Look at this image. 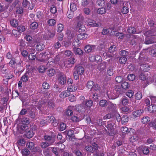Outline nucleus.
<instances>
[{
	"label": "nucleus",
	"instance_id": "b1692460",
	"mask_svg": "<svg viewBox=\"0 0 156 156\" xmlns=\"http://www.w3.org/2000/svg\"><path fill=\"white\" fill-rule=\"evenodd\" d=\"M74 51L76 55H81L83 54V51L79 48L77 47H75L73 48Z\"/></svg>",
	"mask_w": 156,
	"mask_h": 156
},
{
	"label": "nucleus",
	"instance_id": "49530a36",
	"mask_svg": "<svg viewBox=\"0 0 156 156\" xmlns=\"http://www.w3.org/2000/svg\"><path fill=\"white\" fill-rule=\"evenodd\" d=\"M64 29V26L62 24H59L57 25V31L59 32H62Z\"/></svg>",
	"mask_w": 156,
	"mask_h": 156
},
{
	"label": "nucleus",
	"instance_id": "58836bf2",
	"mask_svg": "<svg viewBox=\"0 0 156 156\" xmlns=\"http://www.w3.org/2000/svg\"><path fill=\"white\" fill-rule=\"evenodd\" d=\"M107 103L106 100H102L100 101L99 105L101 107H105L107 105Z\"/></svg>",
	"mask_w": 156,
	"mask_h": 156
},
{
	"label": "nucleus",
	"instance_id": "a19ab883",
	"mask_svg": "<svg viewBox=\"0 0 156 156\" xmlns=\"http://www.w3.org/2000/svg\"><path fill=\"white\" fill-rule=\"evenodd\" d=\"M121 120L122 124H125L128 122V118L126 115H124L121 118Z\"/></svg>",
	"mask_w": 156,
	"mask_h": 156
},
{
	"label": "nucleus",
	"instance_id": "f704fd0d",
	"mask_svg": "<svg viewBox=\"0 0 156 156\" xmlns=\"http://www.w3.org/2000/svg\"><path fill=\"white\" fill-rule=\"evenodd\" d=\"M22 155L24 156H27L30 154V151L27 148H25L21 151Z\"/></svg>",
	"mask_w": 156,
	"mask_h": 156
},
{
	"label": "nucleus",
	"instance_id": "5fc2aeb1",
	"mask_svg": "<svg viewBox=\"0 0 156 156\" xmlns=\"http://www.w3.org/2000/svg\"><path fill=\"white\" fill-rule=\"evenodd\" d=\"M17 30L19 32L21 33L25 30L26 28L24 26H20L17 27Z\"/></svg>",
	"mask_w": 156,
	"mask_h": 156
},
{
	"label": "nucleus",
	"instance_id": "dca6fc26",
	"mask_svg": "<svg viewBox=\"0 0 156 156\" xmlns=\"http://www.w3.org/2000/svg\"><path fill=\"white\" fill-rule=\"evenodd\" d=\"M74 107L73 106H70L68 107L66 112V115L70 116L73 114Z\"/></svg>",
	"mask_w": 156,
	"mask_h": 156
},
{
	"label": "nucleus",
	"instance_id": "7ed1b4c3",
	"mask_svg": "<svg viewBox=\"0 0 156 156\" xmlns=\"http://www.w3.org/2000/svg\"><path fill=\"white\" fill-rule=\"evenodd\" d=\"M139 78L140 80L144 81L146 80L148 82H153L154 81V80H151V78L149 76H147V75L145 74L144 73H141L139 75Z\"/></svg>",
	"mask_w": 156,
	"mask_h": 156
},
{
	"label": "nucleus",
	"instance_id": "39448f33",
	"mask_svg": "<svg viewBox=\"0 0 156 156\" xmlns=\"http://www.w3.org/2000/svg\"><path fill=\"white\" fill-rule=\"evenodd\" d=\"M34 145V143L32 142H28L27 144V147L33 152H36L38 150V148L35 147Z\"/></svg>",
	"mask_w": 156,
	"mask_h": 156
},
{
	"label": "nucleus",
	"instance_id": "37998d69",
	"mask_svg": "<svg viewBox=\"0 0 156 156\" xmlns=\"http://www.w3.org/2000/svg\"><path fill=\"white\" fill-rule=\"evenodd\" d=\"M106 12V10L104 8H99L97 11L98 13L101 15L105 14Z\"/></svg>",
	"mask_w": 156,
	"mask_h": 156
},
{
	"label": "nucleus",
	"instance_id": "69168bd1",
	"mask_svg": "<svg viewBox=\"0 0 156 156\" xmlns=\"http://www.w3.org/2000/svg\"><path fill=\"white\" fill-rule=\"evenodd\" d=\"M129 12V9L127 7L124 6L122 9V12L123 14H127Z\"/></svg>",
	"mask_w": 156,
	"mask_h": 156
},
{
	"label": "nucleus",
	"instance_id": "9b49d317",
	"mask_svg": "<svg viewBox=\"0 0 156 156\" xmlns=\"http://www.w3.org/2000/svg\"><path fill=\"white\" fill-rule=\"evenodd\" d=\"M87 26L91 27H98L99 25V23H96L95 22L91 19H88L87 21Z\"/></svg>",
	"mask_w": 156,
	"mask_h": 156
},
{
	"label": "nucleus",
	"instance_id": "20e7f679",
	"mask_svg": "<svg viewBox=\"0 0 156 156\" xmlns=\"http://www.w3.org/2000/svg\"><path fill=\"white\" fill-rule=\"evenodd\" d=\"M76 110L79 112L83 113L87 110L84 103H82L81 104H79L76 106Z\"/></svg>",
	"mask_w": 156,
	"mask_h": 156
},
{
	"label": "nucleus",
	"instance_id": "603ef678",
	"mask_svg": "<svg viewBox=\"0 0 156 156\" xmlns=\"http://www.w3.org/2000/svg\"><path fill=\"white\" fill-rule=\"evenodd\" d=\"M128 79L129 81H133L135 79V76L133 74H131L128 76Z\"/></svg>",
	"mask_w": 156,
	"mask_h": 156
},
{
	"label": "nucleus",
	"instance_id": "09e8293b",
	"mask_svg": "<svg viewBox=\"0 0 156 156\" xmlns=\"http://www.w3.org/2000/svg\"><path fill=\"white\" fill-rule=\"evenodd\" d=\"M47 23L49 26H53L56 23V21L53 19H49L47 21Z\"/></svg>",
	"mask_w": 156,
	"mask_h": 156
},
{
	"label": "nucleus",
	"instance_id": "a878e982",
	"mask_svg": "<svg viewBox=\"0 0 156 156\" xmlns=\"http://www.w3.org/2000/svg\"><path fill=\"white\" fill-rule=\"evenodd\" d=\"M75 70L80 75H81L83 73L84 69L82 66H80L77 67Z\"/></svg>",
	"mask_w": 156,
	"mask_h": 156
},
{
	"label": "nucleus",
	"instance_id": "7c9ffc66",
	"mask_svg": "<svg viewBox=\"0 0 156 156\" xmlns=\"http://www.w3.org/2000/svg\"><path fill=\"white\" fill-rule=\"evenodd\" d=\"M150 120V118L148 116L144 117L141 119V122L143 124H146Z\"/></svg>",
	"mask_w": 156,
	"mask_h": 156
},
{
	"label": "nucleus",
	"instance_id": "bb28decb",
	"mask_svg": "<svg viewBox=\"0 0 156 156\" xmlns=\"http://www.w3.org/2000/svg\"><path fill=\"white\" fill-rule=\"evenodd\" d=\"M44 47L42 43H38L36 46V49L38 51H41L44 48Z\"/></svg>",
	"mask_w": 156,
	"mask_h": 156
},
{
	"label": "nucleus",
	"instance_id": "2eb2a0df",
	"mask_svg": "<svg viewBox=\"0 0 156 156\" xmlns=\"http://www.w3.org/2000/svg\"><path fill=\"white\" fill-rule=\"evenodd\" d=\"M140 70L144 72L148 71L150 69L149 66L147 64L140 63Z\"/></svg>",
	"mask_w": 156,
	"mask_h": 156
},
{
	"label": "nucleus",
	"instance_id": "338daca9",
	"mask_svg": "<svg viewBox=\"0 0 156 156\" xmlns=\"http://www.w3.org/2000/svg\"><path fill=\"white\" fill-rule=\"evenodd\" d=\"M142 151L143 153L145 154H147L149 152L148 149L146 147H143Z\"/></svg>",
	"mask_w": 156,
	"mask_h": 156
},
{
	"label": "nucleus",
	"instance_id": "a211bd4d",
	"mask_svg": "<svg viewBox=\"0 0 156 156\" xmlns=\"http://www.w3.org/2000/svg\"><path fill=\"white\" fill-rule=\"evenodd\" d=\"M70 94V93L68 90L62 91L59 95L60 97L62 98L69 96Z\"/></svg>",
	"mask_w": 156,
	"mask_h": 156
},
{
	"label": "nucleus",
	"instance_id": "e2e57ef3",
	"mask_svg": "<svg viewBox=\"0 0 156 156\" xmlns=\"http://www.w3.org/2000/svg\"><path fill=\"white\" fill-rule=\"evenodd\" d=\"M19 32L15 30H13L12 31V35H13L15 37H17L20 35Z\"/></svg>",
	"mask_w": 156,
	"mask_h": 156
},
{
	"label": "nucleus",
	"instance_id": "423d86ee",
	"mask_svg": "<svg viewBox=\"0 0 156 156\" xmlns=\"http://www.w3.org/2000/svg\"><path fill=\"white\" fill-rule=\"evenodd\" d=\"M107 130L109 135H112L114 134V128L113 125L111 123H109L106 126Z\"/></svg>",
	"mask_w": 156,
	"mask_h": 156
},
{
	"label": "nucleus",
	"instance_id": "0e129e2a",
	"mask_svg": "<svg viewBox=\"0 0 156 156\" xmlns=\"http://www.w3.org/2000/svg\"><path fill=\"white\" fill-rule=\"evenodd\" d=\"M46 69L45 66H41L38 68V70L40 73H43Z\"/></svg>",
	"mask_w": 156,
	"mask_h": 156
},
{
	"label": "nucleus",
	"instance_id": "6e6552de",
	"mask_svg": "<svg viewBox=\"0 0 156 156\" xmlns=\"http://www.w3.org/2000/svg\"><path fill=\"white\" fill-rule=\"evenodd\" d=\"M58 81L59 83L63 85L66 82V75L63 74H61L58 78Z\"/></svg>",
	"mask_w": 156,
	"mask_h": 156
},
{
	"label": "nucleus",
	"instance_id": "4468645a",
	"mask_svg": "<svg viewBox=\"0 0 156 156\" xmlns=\"http://www.w3.org/2000/svg\"><path fill=\"white\" fill-rule=\"evenodd\" d=\"M48 62L47 64V66L48 67H51L55 66V63L54 59L52 57L48 58Z\"/></svg>",
	"mask_w": 156,
	"mask_h": 156
},
{
	"label": "nucleus",
	"instance_id": "c9c22d12",
	"mask_svg": "<svg viewBox=\"0 0 156 156\" xmlns=\"http://www.w3.org/2000/svg\"><path fill=\"white\" fill-rule=\"evenodd\" d=\"M46 119L48 122L53 123L55 120V119L54 117L50 116L47 117Z\"/></svg>",
	"mask_w": 156,
	"mask_h": 156
},
{
	"label": "nucleus",
	"instance_id": "5701e85b",
	"mask_svg": "<svg viewBox=\"0 0 156 156\" xmlns=\"http://www.w3.org/2000/svg\"><path fill=\"white\" fill-rule=\"evenodd\" d=\"M121 102L123 105H127L129 103V99L125 96L123 97L121 99Z\"/></svg>",
	"mask_w": 156,
	"mask_h": 156
},
{
	"label": "nucleus",
	"instance_id": "052dcab7",
	"mask_svg": "<svg viewBox=\"0 0 156 156\" xmlns=\"http://www.w3.org/2000/svg\"><path fill=\"white\" fill-rule=\"evenodd\" d=\"M49 145H50L49 144V143L46 142H43L41 144V146L43 148L47 147Z\"/></svg>",
	"mask_w": 156,
	"mask_h": 156
},
{
	"label": "nucleus",
	"instance_id": "393cba45",
	"mask_svg": "<svg viewBox=\"0 0 156 156\" xmlns=\"http://www.w3.org/2000/svg\"><path fill=\"white\" fill-rule=\"evenodd\" d=\"M37 102H38L37 105H35L37 106V108L39 109L40 106L45 103L46 102V101L43 99H41V100H39V101H36V104H37Z\"/></svg>",
	"mask_w": 156,
	"mask_h": 156
},
{
	"label": "nucleus",
	"instance_id": "3c124183",
	"mask_svg": "<svg viewBox=\"0 0 156 156\" xmlns=\"http://www.w3.org/2000/svg\"><path fill=\"white\" fill-rule=\"evenodd\" d=\"M134 92L132 90H129L126 93V95L129 98H132L133 96Z\"/></svg>",
	"mask_w": 156,
	"mask_h": 156
},
{
	"label": "nucleus",
	"instance_id": "aec40b11",
	"mask_svg": "<svg viewBox=\"0 0 156 156\" xmlns=\"http://www.w3.org/2000/svg\"><path fill=\"white\" fill-rule=\"evenodd\" d=\"M44 139L46 140L50 141L49 143L50 145L52 144L55 142V140L54 139H53L52 137L48 135L44 136Z\"/></svg>",
	"mask_w": 156,
	"mask_h": 156
},
{
	"label": "nucleus",
	"instance_id": "6e6d98bb",
	"mask_svg": "<svg viewBox=\"0 0 156 156\" xmlns=\"http://www.w3.org/2000/svg\"><path fill=\"white\" fill-rule=\"evenodd\" d=\"M136 99L140 100L142 98V94L140 92H137L135 95Z\"/></svg>",
	"mask_w": 156,
	"mask_h": 156
},
{
	"label": "nucleus",
	"instance_id": "13d9d810",
	"mask_svg": "<svg viewBox=\"0 0 156 156\" xmlns=\"http://www.w3.org/2000/svg\"><path fill=\"white\" fill-rule=\"evenodd\" d=\"M49 150H52L53 152L56 155H57L58 154V152L57 151V149L56 147H49L48 148Z\"/></svg>",
	"mask_w": 156,
	"mask_h": 156
},
{
	"label": "nucleus",
	"instance_id": "8fccbe9b",
	"mask_svg": "<svg viewBox=\"0 0 156 156\" xmlns=\"http://www.w3.org/2000/svg\"><path fill=\"white\" fill-rule=\"evenodd\" d=\"M127 31L130 34L134 33L136 32V29L134 27H129Z\"/></svg>",
	"mask_w": 156,
	"mask_h": 156
},
{
	"label": "nucleus",
	"instance_id": "864d4df0",
	"mask_svg": "<svg viewBox=\"0 0 156 156\" xmlns=\"http://www.w3.org/2000/svg\"><path fill=\"white\" fill-rule=\"evenodd\" d=\"M10 24L12 26L14 27H16L18 25L17 21L15 20H12L10 21Z\"/></svg>",
	"mask_w": 156,
	"mask_h": 156
},
{
	"label": "nucleus",
	"instance_id": "e433bc0d",
	"mask_svg": "<svg viewBox=\"0 0 156 156\" xmlns=\"http://www.w3.org/2000/svg\"><path fill=\"white\" fill-rule=\"evenodd\" d=\"M21 122L22 124L27 125L30 123V120L27 117H24L22 119Z\"/></svg>",
	"mask_w": 156,
	"mask_h": 156
},
{
	"label": "nucleus",
	"instance_id": "774afa93",
	"mask_svg": "<svg viewBox=\"0 0 156 156\" xmlns=\"http://www.w3.org/2000/svg\"><path fill=\"white\" fill-rule=\"evenodd\" d=\"M27 50L29 53V54H34L35 52V50L34 48L32 47L29 48Z\"/></svg>",
	"mask_w": 156,
	"mask_h": 156
},
{
	"label": "nucleus",
	"instance_id": "72a5a7b5",
	"mask_svg": "<svg viewBox=\"0 0 156 156\" xmlns=\"http://www.w3.org/2000/svg\"><path fill=\"white\" fill-rule=\"evenodd\" d=\"M107 108L109 109H115L116 107V105L110 102H108L107 103Z\"/></svg>",
	"mask_w": 156,
	"mask_h": 156
},
{
	"label": "nucleus",
	"instance_id": "4be33fe9",
	"mask_svg": "<svg viewBox=\"0 0 156 156\" xmlns=\"http://www.w3.org/2000/svg\"><path fill=\"white\" fill-rule=\"evenodd\" d=\"M148 111L150 112H156V105H151L148 107Z\"/></svg>",
	"mask_w": 156,
	"mask_h": 156
},
{
	"label": "nucleus",
	"instance_id": "412c9836",
	"mask_svg": "<svg viewBox=\"0 0 156 156\" xmlns=\"http://www.w3.org/2000/svg\"><path fill=\"white\" fill-rule=\"evenodd\" d=\"M91 58H92V59H90L92 61H97L98 62H101L102 61V58L99 55H93L91 56Z\"/></svg>",
	"mask_w": 156,
	"mask_h": 156
},
{
	"label": "nucleus",
	"instance_id": "f257e3e1",
	"mask_svg": "<svg viewBox=\"0 0 156 156\" xmlns=\"http://www.w3.org/2000/svg\"><path fill=\"white\" fill-rule=\"evenodd\" d=\"M114 91L116 92V94H114V93H110V92H108L107 93V96L109 99H114L118 97L120 94H121L122 92V90L120 87L119 86H115V88Z\"/></svg>",
	"mask_w": 156,
	"mask_h": 156
},
{
	"label": "nucleus",
	"instance_id": "c85d7f7f",
	"mask_svg": "<svg viewBox=\"0 0 156 156\" xmlns=\"http://www.w3.org/2000/svg\"><path fill=\"white\" fill-rule=\"evenodd\" d=\"M29 74L28 73H26L21 78V80L23 82H26L28 80L29 78Z\"/></svg>",
	"mask_w": 156,
	"mask_h": 156
},
{
	"label": "nucleus",
	"instance_id": "bf43d9fd",
	"mask_svg": "<svg viewBox=\"0 0 156 156\" xmlns=\"http://www.w3.org/2000/svg\"><path fill=\"white\" fill-rule=\"evenodd\" d=\"M16 64L15 59L14 58H12L9 62V65L12 67L15 66Z\"/></svg>",
	"mask_w": 156,
	"mask_h": 156
},
{
	"label": "nucleus",
	"instance_id": "6ab92c4d",
	"mask_svg": "<svg viewBox=\"0 0 156 156\" xmlns=\"http://www.w3.org/2000/svg\"><path fill=\"white\" fill-rule=\"evenodd\" d=\"M94 46L90 45H86L85 48V51L87 53H89L94 50Z\"/></svg>",
	"mask_w": 156,
	"mask_h": 156
},
{
	"label": "nucleus",
	"instance_id": "1a4fd4ad",
	"mask_svg": "<svg viewBox=\"0 0 156 156\" xmlns=\"http://www.w3.org/2000/svg\"><path fill=\"white\" fill-rule=\"evenodd\" d=\"M144 112V111L143 109H140L138 110L133 112V116L132 118L135 119L136 117H139Z\"/></svg>",
	"mask_w": 156,
	"mask_h": 156
},
{
	"label": "nucleus",
	"instance_id": "cd10ccee",
	"mask_svg": "<svg viewBox=\"0 0 156 156\" xmlns=\"http://www.w3.org/2000/svg\"><path fill=\"white\" fill-rule=\"evenodd\" d=\"M38 26V24L37 23L33 22L30 24V27L31 29L35 30L37 28Z\"/></svg>",
	"mask_w": 156,
	"mask_h": 156
},
{
	"label": "nucleus",
	"instance_id": "ea45409f",
	"mask_svg": "<svg viewBox=\"0 0 156 156\" xmlns=\"http://www.w3.org/2000/svg\"><path fill=\"white\" fill-rule=\"evenodd\" d=\"M77 9V6L76 5L73 3H71L70 5V11L74 12L76 11Z\"/></svg>",
	"mask_w": 156,
	"mask_h": 156
},
{
	"label": "nucleus",
	"instance_id": "f3484780",
	"mask_svg": "<svg viewBox=\"0 0 156 156\" xmlns=\"http://www.w3.org/2000/svg\"><path fill=\"white\" fill-rule=\"evenodd\" d=\"M77 37L80 40L85 39L88 37V35L84 33H80L77 35Z\"/></svg>",
	"mask_w": 156,
	"mask_h": 156
},
{
	"label": "nucleus",
	"instance_id": "c03bdc74",
	"mask_svg": "<svg viewBox=\"0 0 156 156\" xmlns=\"http://www.w3.org/2000/svg\"><path fill=\"white\" fill-rule=\"evenodd\" d=\"M94 85V82L92 81H89L87 83V87L88 89H91Z\"/></svg>",
	"mask_w": 156,
	"mask_h": 156
},
{
	"label": "nucleus",
	"instance_id": "9d476101",
	"mask_svg": "<svg viewBox=\"0 0 156 156\" xmlns=\"http://www.w3.org/2000/svg\"><path fill=\"white\" fill-rule=\"evenodd\" d=\"M49 57L48 55L46 56L45 54L42 53L40 54L38 57H37L36 59L43 62L47 60Z\"/></svg>",
	"mask_w": 156,
	"mask_h": 156
},
{
	"label": "nucleus",
	"instance_id": "0eeeda50",
	"mask_svg": "<svg viewBox=\"0 0 156 156\" xmlns=\"http://www.w3.org/2000/svg\"><path fill=\"white\" fill-rule=\"evenodd\" d=\"M22 6L24 7L30 9H33V6L30 4V1L27 0H23L22 2Z\"/></svg>",
	"mask_w": 156,
	"mask_h": 156
},
{
	"label": "nucleus",
	"instance_id": "4d7b16f0",
	"mask_svg": "<svg viewBox=\"0 0 156 156\" xmlns=\"http://www.w3.org/2000/svg\"><path fill=\"white\" fill-rule=\"evenodd\" d=\"M33 135V132L32 131H28L26 134V136L28 138L32 137Z\"/></svg>",
	"mask_w": 156,
	"mask_h": 156
},
{
	"label": "nucleus",
	"instance_id": "f03ea898",
	"mask_svg": "<svg viewBox=\"0 0 156 156\" xmlns=\"http://www.w3.org/2000/svg\"><path fill=\"white\" fill-rule=\"evenodd\" d=\"M83 19V17L81 16H79L76 18V20L77 21L80 20L77 24V28L79 29V31L80 32L84 31L86 29L84 25L82 23Z\"/></svg>",
	"mask_w": 156,
	"mask_h": 156
},
{
	"label": "nucleus",
	"instance_id": "f8f14e48",
	"mask_svg": "<svg viewBox=\"0 0 156 156\" xmlns=\"http://www.w3.org/2000/svg\"><path fill=\"white\" fill-rule=\"evenodd\" d=\"M77 88V84H73L68 85L67 88L68 91L70 92H73L76 91Z\"/></svg>",
	"mask_w": 156,
	"mask_h": 156
},
{
	"label": "nucleus",
	"instance_id": "de8ad7c7",
	"mask_svg": "<svg viewBox=\"0 0 156 156\" xmlns=\"http://www.w3.org/2000/svg\"><path fill=\"white\" fill-rule=\"evenodd\" d=\"M121 86L123 89L126 90L129 87V84L127 82H124L122 84Z\"/></svg>",
	"mask_w": 156,
	"mask_h": 156
},
{
	"label": "nucleus",
	"instance_id": "79ce46f5",
	"mask_svg": "<svg viewBox=\"0 0 156 156\" xmlns=\"http://www.w3.org/2000/svg\"><path fill=\"white\" fill-rule=\"evenodd\" d=\"M82 119V118L78 117L74 115L72 117L71 120L73 122H78Z\"/></svg>",
	"mask_w": 156,
	"mask_h": 156
},
{
	"label": "nucleus",
	"instance_id": "2f4dec72",
	"mask_svg": "<svg viewBox=\"0 0 156 156\" xmlns=\"http://www.w3.org/2000/svg\"><path fill=\"white\" fill-rule=\"evenodd\" d=\"M79 40L78 38L75 39L73 41V45L74 46V47H78L79 46V44L80 43Z\"/></svg>",
	"mask_w": 156,
	"mask_h": 156
},
{
	"label": "nucleus",
	"instance_id": "4c0bfd02",
	"mask_svg": "<svg viewBox=\"0 0 156 156\" xmlns=\"http://www.w3.org/2000/svg\"><path fill=\"white\" fill-rule=\"evenodd\" d=\"M93 104V102L91 100L87 101L85 102V106L86 107V109L87 108H90Z\"/></svg>",
	"mask_w": 156,
	"mask_h": 156
},
{
	"label": "nucleus",
	"instance_id": "c756f323",
	"mask_svg": "<svg viewBox=\"0 0 156 156\" xmlns=\"http://www.w3.org/2000/svg\"><path fill=\"white\" fill-rule=\"evenodd\" d=\"M55 73V71L54 69L51 68L48 71V75L49 76H52Z\"/></svg>",
	"mask_w": 156,
	"mask_h": 156
},
{
	"label": "nucleus",
	"instance_id": "680f3d73",
	"mask_svg": "<svg viewBox=\"0 0 156 156\" xmlns=\"http://www.w3.org/2000/svg\"><path fill=\"white\" fill-rule=\"evenodd\" d=\"M21 54L24 57H27L28 56L29 52L26 50H23L21 51Z\"/></svg>",
	"mask_w": 156,
	"mask_h": 156
},
{
	"label": "nucleus",
	"instance_id": "473e14b6",
	"mask_svg": "<svg viewBox=\"0 0 156 156\" xmlns=\"http://www.w3.org/2000/svg\"><path fill=\"white\" fill-rule=\"evenodd\" d=\"M28 127L27 125L23 124L20 128V129L22 130L20 133H23L25 131H26L28 129Z\"/></svg>",
	"mask_w": 156,
	"mask_h": 156
},
{
	"label": "nucleus",
	"instance_id": "ddd939ff",
	"mask_svg": "<svg viewBox=\"0 0 156 156\" xmlns=\"http://www.w3.org/2000/svg\"><path fill=\"white\" fill-rule=\"evenodd\" d=\"M55 35V32H51L48 30L47 33H46L44 36V37L45 39L48 40L50 38L53 37Z\"/></svg>",
	"mask_w": 156,
	"mask_h": 156
},
{
	"label": "nucleus",
	"instance_id": "a18cd8bd",
	"mask_svg": "<svg viewBox=\"0 0 156 156\" xmlns=\"http://www.w3.org/2000/svg\"><path fill=\"white\" fill-rule=\"evenodd\" d=\"M127 60V58L125 57H122L119 58V62L121 64H124L125 63Z\"/></svg>",
	"mask_w": 156,
	"mask_h": 156
}]
</instances>
